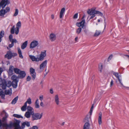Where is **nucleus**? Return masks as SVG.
<instances>
[{"mask_svg": "<svg viewBox=\"0 0 129 129\" xmlns=\"http://www.w3.org/2000/svg\"><path fill=\"white\" fill-rule=\"evenodd\" d=\"M35 105L36 108H39L40 106L39 105L38 99H37L35 103Z\"/></svg>", "mask_w": 129, "mask_h": 129, "instance_id": "25", "label": "nucleus"}, {"mask_svg": "<svg viewBox=\"0 0 129 129\" xmlns=\"http://www.w3.org/2000/svg\"><path fill=\"white\" fill-rule=\"evenodd\" d=\"M26 125L27 127H29L30 126V123L29 122L25 121L23 122L22 124V127L24 128L25 127V125Z\"/></svg>", "mask_w": 129, "mask_h": 129, "instance_id": "17", "label": "nucleus"}, {"mask_svg": "<svg viewBox=\"0 0 129 129\" xmlns=\"http://www.w3.org/2000/svg\"><path fill=\"white\" fill-rule=\"evenodd\" d=\"M55 102L57 105H58L60 103L59 98L58 95H56L54 97Z\"/></svg>", "mask_w": 129, "mask_h": 129, "instance_id": "15", "label": "nucleus"}, {"mask_svg": "<svg viewBox=\"0 0 129 129\" xmlns=\"http://www.w3.org/2000/svg\"><path fill=\"white\" fill-rule=\"evenodd\" d=\"M0 95L1 96L2 99L4 98L5 95L3 94V91L1 89H0Z\"/></svg>", "mask_w": 129, "mask_h": 129, "instance_id": "43", "label": "nucleus"}, {"mask_svg": "<svg viewBox=\"0 0 129 129\" xmlns=\"http://www.w3.org/2000/svg\"><path fill=\"white\" fill-rule=\"evenodd\" d=\"M13 116L14 117H17L18 118H23V117L21 116L20 115H19L17 114H14L13 115Z\"/></svg>", "mask_w": 129, "mask_h": 129, "instance_id": "40", "label": "nucleus"}, {"mask_svg": "<svg viewBox=\"0 0 129 129\" xmlns=\"http://www.w3.org/2000/svg\"><path fill=\"white\" fill-rule=\"evenodd\" d=\"M3 113L5 114V116L3 118L2 120L3 121H4L6 120L8 116V115L6 112L5 111H3Z\"/></svg>", "mask_w": 129, "mask_h": 129, "instance_id": "28", "label": "nucleus"}, {"mask_svg": "<svg viewBox=\"0 0 129 129\" xmlns=\"http://www.w3.org/2000/svg\"><path fill=\"white\" fill-rule=\"evenodd\" d=\"M40 105L42 107H44V105L43 103V102L42 101H41L40 103Z\"/></svg>", "mask_w": 129, "mask_h": 129, "instance_id": "55", "label": "nucleus"}, {"mask_svg": "<svg viewBox=\"0 0 129 129\" xmlns=\"http://www.w3.org/2000/svg\"><path fill=\"white\" fill-rule=\"evenodd\" d=\"M13 126L15 127V129H18L20 127L19 123L17 122H15L13 123Z\"/></svg>", "mask_w": 129, "mask_h": 129, "instance_id": "24", "label": "nucleus"}, {"mask_svg": "<svg viewBox=\"0 0 129 129\" xmlns=\"http://www.w3.org/2000/svg\"><path fill=\"white\" fill-rule=\"evenodd\" d=\"M29 57L33 61H36L37 62H38L39 61L38 56L37 57H36L34 56L30 55H29Z\"/></svg>", "mask_w": 129, "mask_h": 129, "instance_id": "14", "label": "nucleus"}, {"mask_svg": "<svg viewBox=\"0 0 129 129\" xmlns=\"http://www.w3.org/2000/svg\"><path fill=\"white\" fill-rule=\"evenodd\" d=\"M95 14H94L91 15H92V16L90 18V19H91L94 18L95 16Z\"/></svg>", "mask_w": 129, "mask_h": 129, "instance_id": "60", "label": "nucleus"}, {"mask_svg": "<svg viewBox=\"0 0 129 129\" xmlns=\"http://www.w3.org/2000/svg\"><path fill=\"white\" fill-rule=\"evenodd\" d=\"M14 68L13 66H10L9 69V73L10 75H11L12 74L13 70H14Z\"/></svg>", "mask_w": 129, "mask_h": 129, "instance_id": "20", "label": "nucleus"}, {"mask_svg": "<svg viewBox=\"0 0 129 129\" xmlns=\"http://www.w3.org/2000/svg\"><path fill=\"white\" fill-rule=\"evenodd\" d=\"M27 103L29 104H30L31 103V100L30 98H29L27 99L25 103V104H26V105H27Z\"/></svg>", "mask_w": 129, "mask_h": 129, "instance_id": "37", "label": "nucleus"}, {"mask_svg": "<svg viewBox=\"0 0 129 129\" xmlns=\"http://www.w3.org/2000/svg\"><path fill=\"white\" fill-rule=\"evenodd\" d=\"M113 80H111L110 83V87H111L113 85Z\"/></svg>", "mask_w": 129, "mask_h": 129, "instance_id": "54", "label": "nucleus"}, {"mask_svg": "<svg viewBox=\"0 0 129 129\" xmlns=\"http://www.w3.org/2000/svg\"><path fill=\"white\" fill-rule=\"evenodd\" d=\"M78 16V13H77L75 14L73 16V18L76 19L77 18Z\"/></svg>", "mask_w": 129, "mask_h": 129, "instance_id": "50", "label": "nucleus"}, {"mask_svg": "<svg viewBox=\"0 0 129 129\" xmlns=\"http://www.w3.org/2000/svg\"><path fill=\"white\" fill-rule=\"evenodd\" d=\"M21 23L20 21H19L16 24V28H19L21 27Z\"/></svg>", "mask_w": 129, "mask_h": 129, "instance_id": "39", "label": "nucleus"}, {"mask_svg": "<svg viewBox=\"0 0 129 129\" xmlns=\"http://www.w3.org/2000/svg\"><path fill=\"white\" fill-rule=\"evenodd\" d=\"M101 31L100 30H96L95 33L94 35V37H96L99 36L101 34Z\"/></svg>", "mask_w": 129, "mask_h": 129, "instance_id": "29", "label": "nucleus"}, {"mask_svg": "<svg viewBox=\"0 0 129 129\" xmlns=\"http://www.w3.org/2000/svg\"><path fill=\"white\" fill-rule=\"evenodd\" d=\"M92 110H91V109H90V112H89L90 114V115H91L92 114Z\"/></svg>", "mask_w": 129, "mask_h": 129, "instance_id": "64", "label": "nucleus"}, {"mask_svg": "<svg viewBox=\"0 0 129 129\" xmlns=\"http://www.w3.org/2000/svg\"><path fill=\"white\" fill-rule=\"evenodd\" d=\"M39 44L38 42L36 40H33L31 42L29 45V48L33 49L38 46Z\"/></svg>", "mask_w": 129, "mask_h": 129, "instance_id": "4", "label": "nucleus"}, {"mask_svg": "<svg viewBox=\"0 0 129 129\" xmlns=\"http://www.w3.org/2000/svg\"><path fill=\"white\" fill-rule=\"evenodd\" d=\"M84 31L85 34L87 35L88 33V30L87 29H85L84 30Z\"/></svg>", "mask_w": 129, "mask_h": 129, "instance_id": "58", "label": "nucleus"}, {"mask_svg": "<svg viewBox=\"0 0 129 129\" xmlns=\"http://www.w3.org/2000/svg\"><path fill=\"white\" fill-rule=\"evenodd\" d=\"M51 17L52 19H54V15L53 14L51 15Z\"/></svg>", "mask_w": 129, "mask_h": 129, "instance_id": "62", "label": "nucleus"}, {"mask_svg": "<svg viewBox=\"0 0 129 129\" xmlns=\"http://www.w3.org/2000/svg\"><path fill=\"white\" fill-rule=\"evenodd\" d=\"M19 31V28H15V34L16 35L18 34Z\"/></svg>", "mask_w": 129, "mask_h": 129, "instance_id": "44", "label": "nucleus"}, {"mask_svg": "<svg viewBox=\"0 0 129 129\" xmlns=\"http://www.w3.org/2000/svg\"><path fill=\"white\" fill-rule=\"evenodd\" d=\"M30 115L31 114L27 111L25 113L24 116L27 118H29L30 117Z\"/></svg>", "mask_w": 129, "mask_h": 129, "instance_id": "32", "label": "nucleus"}, {"mask_svg": "<svg viewBox=\"0 0 129 129\" xmlns=\"http://www.w3.org/2000/svg\"><path fill=\"white\" fill-rule=\"evenodd\" d=\"M103 69V65L101 63H100L99 65V70L100 73L102 72V70Z\"/></svg>", "mask_w": 129, "mask_h": 129, "instance_id": "34", "label": "nucleus"}, {"mask_svg": "<svg viewBox=\"0 0 129 129\" xmlns=\"http://www.w3.org/2000/svg\"><path fill=\"white\" fill-rule=\"evenodd\" d=\"M28 44V41H26L23 43L21 46V48L22 49H24L27 47Z\"/></svg>", "mask_w": 129, "mask_h": 129, "instance_id": "18", "label": "nucleus"}, {"mask_svg": "<svg viewBox=\"0 0 129 129\" xmlns=\"http://www.w3.org/2000/svg\"><path fill=\"white\" fill-rule=\"evenodd\" d=\"M30 74L32 77L33 79L34 80L36 78V73L35 70L32 68L30 69L29 70Z\"/></svg>", "mask_w": 129, "mask_h": 129, "instance_id": "6", "label": "nucleus"}, {"mask_svg": "<svg viewBox=\"0 0 129 129\" xmlns=\"http://www.w3.org/2000/svg\"><path fill=\"white\" fill-rule=\"evenodd\" d=\"M50 92L51 94H53V93L52 89H51L50 90Z\"/></svg>", "mask_w": 129, "mask_h": 129, "instance_id": "63", "label": "nucleus"}, {"mask_svg": "<svg viewBox=\"0 0 129 129\" xmlns=\"http://www.w3.org/2000/svg\"><path fill=\"white\" fill-rule=\"evenodd\" d=\"M5 10V12L6 13H7L8 12H9L10 10V8L9 7H7L6 8Z\"/></svg>", "mask_w": 129, "mask_h": 129, "instance_id": "48", "label": "nucleus"}, {"mask_svg": "<svg viewBox=\"0 0 129 129\" xmlns=\"http://www.w3.org/2000/svg\"><path fill=\"white\" fill-rule=\"evenodd\" d=\"M5 92L7 94H11L10 91L9 90H6L5 91Z\"/></svg>", "mask_w": 129, "mask_h": 129, "instance_id": "47", "label": "nucleus"}, {"mask_svg": "<svg viewBox=\"0 0 129 129\" xmlns=\"http://www.w3.org/2000/svg\"><path fill=\"white\" fill-rule=\"evenodd\" d=\"M3 126L7 128H11L13 126V123H10L9 124H3Z\"/></svg>", "mask_w": 129, "mask_h": 129, "instance_id": "23", "label": "nucleus"}, {"mask_svg": "<svg viewBox=\"0 0 129 129\" xmlns=\"http://www.w3.org/2000/svg\"><path fill=\"white\" fill-rule=\"evenodd\" d=\"M113 74L118 79L117 80H116V82L118 84V82L120 84L121 86L123 87H125V86L123 85V84L122 81H122L121 76L119 75L118 73H117L114 72L113 73Z\"/></svg>", "mask_w": 129, "mask_h": 129, "instance_id": "1", "label": "nucleus"}, {"mask_svg": "<svg viewBox=\"0 0 129 129\" xmlns=\"http://www.w3.org/2000/svg\"><path fill=\"white\" fill-rule=\"evenodd\" d=\"M27 112L31 114L32 115L34 113L33 108L31 106H28L27 108Z\"/></svg>", "mask_w": 129, "mask_h": 129, "instance_id": "12", "label": "nucleus"}, {"mask_svg": "<svg viewBox=\"0 0 129 129\" xmlns=\"http://www.w3.org/2000/svg\"><path fill=\"white\" fill-rule=\"evenodd\" d=\"M14 71L16 74H19L21 71L19 69L16 68L14 69Z\"/></svg>", "mask_w": 129, "mask_h": 129, "instance_id": "30", "label": "nucleus"}, {"mask_svg": "<svg viewBox=\"0 0 129 129\" xmlns=\"http://www.w3.org/2000/svg\"><path fill=\"white\" fill-rule=\"evenodd\" d=\"M78 37H76L75 38V41L76 42H77L78 41Z\"/></svg>", "mask_w": 129, "mask_h": 129, "instance_id": "61", "label": "nucleus"}, {"mask_svg": "<svg viewBox=\"0 0 129 129\" xmlns=\"http://www.w3.org/2000/svg\"><path fill=\"white\" fill-rule=\"evenodd\" d=\"M95 13V14H98L101 16H102L103 15V14L102 13L96 10Z\"/></svg>", "mask_w": 129, "mask_h": 129, "instance_id": "46", "label": "nucleus"}, {"mask_svg": "<svg viewBox=\"0 0 129 129\" xmlns=\"http://www.w3.org/2000/svg\"><path fill=\"white\" fill-rule=\"evenodd\" d=\"M6 86H7L8 87H10L11 86V82L10 81H8L7 82L6 84Z\"/></svg>", "mask_w": 129, "mask_h": 129, "instance_id": "41", "label": "nucleus"}, {"mask_svg": "<svg viewBox=\"0 0 129 129\" xmlns=\"http://www.w3.org/2000/svg\"><path fill=\"white\" fill-rule=\"evenodd\" d=\"M13 36L12 35H10L9 36V39L10 40V41H13V40H16L15 39H13Z\"/></svg>", "mask_w": 129, "mask_h": 129, "instance_id": "42", "label": "nucleus"}, {"mask_svg": "<svg viewBox=\"0 0 129 129\" xmlns=\"http://www.w3.org/2000/svg\"><path fill=\"white\" fill-rule=\"evenodd\" d=\"M30 79H31L30 77L29 76H28L27 78V81H29L30 80Z\"/></svg>", "mask_w": 129, "mask_h": 129, "instance_id": "57", "label": "nucleus"}, {"mask_svg": "<svg viewBox=\"0 0 129 129\" xmlns=\"http://www.w3.org/2000/svg\"><path fill=\"white\" fill-rule=\"evenodd\" d=\"M47 63V61L46 60L43 62L40 65V69L42 71H43L44 68L46 66Z\"/></svg>", "mask_w": 129, "mask_h": 129, "instance_id": "10", "label": "nucleus"}, {"mask_svg": "<svg viewBox=\"0 0 129 129\" xmlns=\"http://www.w3.org/2000/svg\"><path fill=\"white\" fill-rule=\"evenodd\" d=\"M18 96H17L12 101L11 103L12 104H15V103H16V102L18 100Z\"/></svg>", "mask_w": 129, "mask_h": 129, "instance_id": "33", "label": "nucleus"}, {"mask_svg": "<svg viewBox=\"0 0 129 129\" xmlns=\"http://www.w3.org/2000/svg\"><path fill=\"white\" fill-rule=\"evenodd\" d=\"M18 81H13L12 83V85L13 88H16L17 86V83Z\"/></svg>", "mask_w": 129, "mask_h": 129, "instance_id": "22", "label": "nucleus"}, {"mask_svg": "<svg viewBox=\"0 0 129 129\" xmlns=\"http://www.w3.org/2000/svg\"><path fill=\"white\" fill-rule=\"evenodd\" d=\"M65 11V9L63 8H62L60 12L59 17L60 18H62L63 14Z\"/></svg>", "mask_w": 129, "mask_h": 129, "instance_id": "19", "label": "nucleus"}, {"mask_svg": "<svg viewBox=\"0 0 129 129\" xmlns=\"http://www.w3.org/2000/svg\"><path fill=\"white\" fill-rule=\"evenodd\" d=\"M46 50H44L43 52H41V54L39 55V57H38L39 61L43 60L44 57L46 56Z\"/></svg>", "mask_w": 129, "mask_h": 129, "instance_id": "5", "label": "nucleus"}, {"mask_svg": "<svg viewBox=\"0 0 129 129\" xmlns=\"http://www.w3.org/2000/svg\"><path fill=\"white\" fill-rule=\"evenodd\" d=\"M17 77L15 75H13L11 77V79L13 80V81H17Z\"/></svg>", "mask_w": 129, "mask_h": 129, "instance_id": "38", "label": "nucleus"}, {"mask_svg": "<svg viewBox=\"0 0 129 129\" xmlns=\"http://www.w3.org/2000/svg\"><path fill=\"white\" fill-rule=\"evenodd\" d=\"M95 11L96 10H95L93 8H92L88 9L87 11V12L88 14L91 16V15L95 14Z\"/></svg>", "mask_w": 129, "mask_h": 129, "instance_id": "13", "label": "nucleus"}, {"mask_svg": "<svg viewBox=\"0 0 129 129\" xmlns=\"http://www.w3.org/2000/svg\"><path fill=\"white\" fill-rule=\"evenodd\" d=\"M113 56V55H110L108 58V61H109L112 58Z\"/></svg>", "mask_w": 129, "mask_h": 129, "instance_id": "49", "label": "nucleus"}, {"mask_svg": "<svg viewBox=\"0 0 129 129\" xmlns=\"http://www.w3.org/2000/svg\"><path fill=\"white\" fill-rule=\"evenodd\" d=\"M17 54L16 53H12L10 51H8L6 54L5 55V57L7 58L8 59H9L11 58L12 57L16 56Z\"/></svg>", "mask_w": 129, "mask_h": 129, "instance_id": "3", "label": "nucleus"}, {"mask_svg": "<svg viewBox=\"0 0 129 129\" xmlns=\"http://www.w3.org/2000/svg\"><path fill=\"white\" fill-rule=\"evenodd\" d=\"M10 3L8 0H2L1 3V6L3 8H4L6 6Z\"/></svg>", "mask_w": 129, "mask_h": 129, "instance_id": "8", "label": "nucleus"}, {"mask_svg": "<svg viewBox=\"0 0 129 129\" xmlns=\"http://www.w3.org/2000/svg\"><path fill=\"white\" fill-rule=\"evenodd\" d=\"M4 32L3 31H1L0 33V42L2 41V38L4 35Z\"/></svg>", "mask_w": 129, "mask_h": 129, "instance_id": "31", "label": "nucleus"}, {"mask_svg": "<svg viewBox=\"0 0 129 129\" xmlns=\"http://www.w3.org/2000/svg\"><path fill=\"white\" fill-rule=\"evenodd\" d=\"M82 31V28L80 27H79L76 30V33L77 34H79Z\"/></svg>", "mask_w": 129, "mask_h": 129, "instance_id": "35", "label": "nucleus"}, {"mask_svg": "<svg viewBox=\"0 0 129 129\" xmlns=\"http://www.w3.org/2000/svg\"><path fill=\"white\" fill-rule=\"evenodd\" d=\"M102 113L100 112L99 114V117L98 118V121L99 124L100 125L102 123Z\"/></svg>", "mask_w": 129, "mask_h": 129, "instance_id": "16", "label": "nucleus"}, {"mask_svg": "<svg viewBox=\"0 0 129 129\" xmlns=\"http://www.w3.org/2000/svg\"><path fill=\"white\" fill-rule=\"evenodd\" d=\"M18 52L19 55V57L21 58H23V56L22 54L21 51L19 47L18 48Z\"/></svg>", "mask_w": 129, "mask_h": 129, "instance_id": "27", "label": "nucleus"}, {"mask_svg": "<svg viewBox=\"0 0 129 129\" xmlns=\"http://www.w3.org/2000/svg\"><path fill=\"white\" fill-rule=\"evenodd\" d=\"M18 74V77L20 79L24 78L26 75L25 72L23 71H21Z\"/></svg>", "mask_w": 129, "mask_h": 129, "instance_id": "11", "label": "nucleus"}, {"mask_svg": "<svg viewBox=\"0 0 129 129\" xmlns=\"http://www.w3.org/2000/svg\"><path fill=\"white\" fill-rule=\"evenodd\" d=\"M39 99L42 101L43 99V96L42 95H41L39 96Z\"/></svg>", "mask_w": 129, "mask_h": 129, "instance_id": "52", "label": "nucleus"}, {"mask_svg": "<svg viewBox=\"0 0 129 129\" xmlns=\"http://www.w3.org/2000/svg\"><path fill=\"white\" fill-rule=\"evenodd\" d=\"M2 88L3 89H6V86L4 85H3L2 86Z\"/></svg>", "mask_w": 129, "mask_h": 129, "instance_id": "59", "label": "nucleus"}, {"mask_svg": "<svg viewBox=\"0 0 129 129\" xmlns=\"http://www.w3.org/2000/svg\"><path fill=\"white\" fill-rule=\"evenodd\" d=\"M88 118L87 117H86L84 119V122H88Z\"/></svg>", "mask_w": 129, "mask_h": 129, "instance_id": "51", "label": "nucleus"}, {"mask_svg": "<svg viewBox=\"0 0 129 129\" xmlns=\"http://www.w3.org/2000/svg\"><path fill=\"white\" fill-rule=\"evenodd\" d=\"M43 115L42 113L40 114L38 113H34L32 116L31 119L33 121L40 119Z\"/></svg>", "mask_w": 129, "mask_h": 129, "instance_id": "2", "label": "nucleus"}, {"mask_svg": "<svg viewBox=\"0 0 129 129\" xmlns=\"http://www.w3.org/2000/svg\"><path fill=\"white\" fill-rule=\"evenodd\" d=\"M31 128L32 129H38V127L36 126H33Z\"/></svg>", "mask_w": 129, "mask_h": 129, "instance_id": "56", "label": "nucleus"}, {"mask_svg": "<svg viewBox=\"0 0 129 129\" xmlns=\"http://www.w3.org/2000/svg\"><path fill=\"white\" fill-rule=\"evenodd\" d=\"M13 41H10V42H11V44L9 45V48H11L14 46V43H16L17 42V40H15V41L14 40H13Z\"/></svg>", "mask_w": 129, "mask_h": 129, "instance_id": "26", "label": "nucleus"}, {"mask_svg": "<svg viewBox=\"0 0 129 129\" xmlns=\"http://www.w3.org/2000/svg\"><path fill=\"white\" fill-rule=\"evenodd\" d=\"M18 10L17 9H15V12L13 16H16L17 15H18Z\"/></svg>", "mask_w": 129, "mask_h": 129, "instance_id": "45", "label": "nucleus"}, {"mask_svg": "<svg viewBox=\"0 0 129 129\" xmlns=\"http://www.w3.org/2000/svg\"><path fill=\"white\" fill-rule=\"evenodd\" d=\"M85 20L83 19L79 22L77 23L76 24V25L79 27H81L82 28H83L85 26Z\"/></svg>", "mask_w": 129, "mask_h": 129, "instance_id": "9", "label": "nucleus"}, {"mask_svg": "<svg viewBox=\"0 0 129 129\" xmlns=\"http://www.w3.org/2000/svg\"><path fill=\"white\" fill-rule=\"evenodd\" d=\"M27 105L24 104V105L21 108V110L22 111H25L26 109Z\"/></svg>", "mask_w": 129, "mask_h": 129, "instance_id": "36", "label": "nucleus"}, {"mask_svg": "<svg viewBox=\"0 0 129 129\" xmlns=\"http://www.w3.org/2000/svg\"><path fill=\"white\" fill-rule=\"evenodd\" d=\"M90 124L88 122H86L83 126V129H89Z\"/></svg>", "mask_w": 129, "mask_h": 129, "instance_id": "21", "label": "nucleus"}, {"mask_svg": "<svg viewBox=\"0 0 129 129\" xmlns=\"http://www.w3.org/2000/svg\"><path fill=\"white\" fill-rule=\"evenodd\" d=\"M56 36L55 34L52 33L50 34L49 36V39L51 42L54 41L56 40Z\"/></svg>", "mask_w": 129, "mask_h": 129, "instance_id": "7", "label": "nucleus"}, {"mask_svg": "<svg viewBox=\"0 0 129 129\" xmlns=\"http://www.w3.org/2000/svg\"><path fill=\"white\" fill-rule=\"evenodd\" d=\"M14 30L15 29L11 28L10 30L11 33L12 34H14Z\"/></svg>", "mask_w": 129, "mask_h": 129, "instance_id": "53", "label": "nucleus"}]
</instances>
